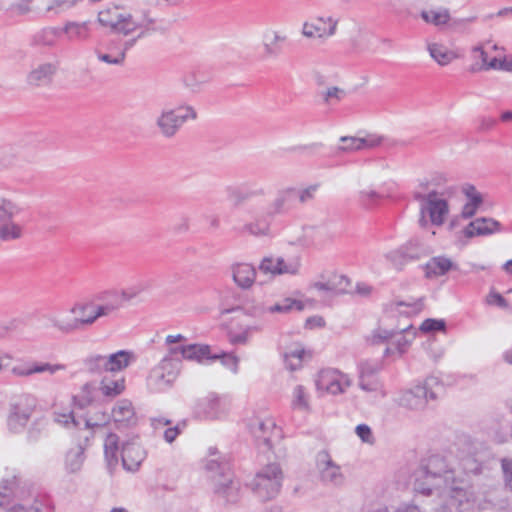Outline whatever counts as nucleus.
Here are the masks:
<instances>
[{"label": "nucleus", "instance_id": "f257e3e1", "mask_svg": "<svg viewBox=\"0 0 512 512\" xmlns=\"http://www.w3.org/2000/svg\"><path fill=\"white\" fill-rule=\"evenodd\" d=\"M456 476L455 471L447 464L446 459L439 455H431L421 461L420 466L412 474L413 488L425 496L433 491H440Z\"/></svg>", "mask_w": 512, "mask_h": 512}, {"label": "nucleus", "instance_id": "f03ea898", "mask_svg": "<svg viewBox=\"0 0 512 512\" xmlns=\"http://www.w3.org/2000/svg\"><path fill=\"white\" fill-rule=\"evenodd\" d=\"M455 186L442 191L431 190L428 193L415 191L413 198L419 203V224H445L449 220V198L455 194Z\"/></svg>", "mask_w": 512, "mask_h": 512}, {"label": "nucleus", "instance_id": "7ed1b4c3", "mask_svg": "<svg viewBox=\"0 0 512 512\" xmlns=\"http://www.w3.org/2000/svg\"><path fill=\"white\" fill-rule=\"evenodd\" d=\"M205 468L210 474L214 494L225 503H237L240 499V482L234 478L230 464L226 461L209 459Z\"/></svg>", "mask_w": 512, "mask_h": 512}, {"label": "nucleus", "instance_id": "20e7f679", "mask_svg": "<svg viewBox=\"0 0 512 512\" xmlns=\"http://www.w3.org/2000/svg\"><path fill=\"white\" fill-rule=\"evenodd\" d=\"M443 390L442 381L435 376H428L422 383L402 392L396 399L400 406L410 410H422L429 401H435Z\"/></svg>", "mask_w": 512, "mask_h": 512}, {"label": "nucleus", "instance_id": "39448f33", "mask_svg": "<svg viewBox=\"0 0 512 512\" xmlns=\"http://www.w3.org/2000/svg\"><path fill=\"white\" fill-rule=\"evenodd\" d=\"M282 480L283 474L279 464L271 463L256 473L250 486L259 500L268 501L279 494Z\"/></svg>", "mask_w": 512, "mask_h": 512}, {"label": "nucleus", "instance_id": "423d86ee", "mask_svg": "<svg viewBox=\"0 0 512 512\" xmlns=\"http://www.w3.org/2000/svg\"><path fill=\"white\" fill-rule=\"evenodd\" d=\"M122 306L117 293H113V299L102 305L94 306L88 317H75L70 321L53 320V326L63 333H71L92 325L98 318L108 316Z\"/></svg>", "mask_w": 512, "mask_h": 512}, {"label": "nucleus", "instance_id": "0eeeda50", "mask_svg": "<svg viewBox=\"0 0 512 512\" xmlns=\"http://www.w3.org/2000/svg\"><path fill=\"white\" fill-rule=\"evenodd\" d=\"M180 371V362L162 358L150 371L147 378V385L153 392H165L173 386Z\"/></svg>", "mask_w": 512, "mask_h": 512}, {"label": "nucleus", "instance_id": "6e6552de", "mask_svg": "<svg viewBox=\"0 0 512 512\" xmlns=\"http://www.w3.org/2000/svg\"><path fill=\"white\" fill-rule=\"evenodd\" d=\"M197 113L191 106L164 109L156 119V126L165 138H173L188 119H196Z\"/></svg>", "mask_w": 512, "mask_h": 512}, {"label": "nucleus", "instance_id": "1a4fd4ad", "mask_svg": "<svg viewBox=\"0 0 512 512\" xmlns=\"http://www.w3.org/2000/svg\"><path fill=\"white\" fill-rule=\"evenodd\" d=\"M450 497V502L455 505L459 512L471 509L476 502V493L469 480L456 475L451 482L444 485L442 489Z\"/></svg>", "mask_w": 512, "mask_h": 512}, {"label": "nucleus", "instance_id": "9d476101", "mask_svg": "<svg viewBox=\"0 0 512 512\" xmlns=\"http://www.w3.org/2000/svg\"><path fill=\"white\" fill-rule=\"evenodd\" d=\"M36 407V399L30 395L21 396L12 404L7 419V425L11 432H21L29 421Z\"/></svg>", "mask_w": 512, "mask_h": 512}, {"label": "nucleus", "instance_id": "9b49d317", "mask_svg": "<svg viewBox=\"0 0 512 512\" xmlns=\"http://www.w3.org/2000/svg\"><path fill=\"white\" fill-rule=\"evenodd\" d=\"M316 467L320 476V480L329 485H341L344 481V476L341 473V468L331 458L330 454L322 450L317 453Z\"/></svg>", "mask_w": 512, "mask_h": 512}, {"label": "nucleus", "instance_id": "f8f14e48", "mask_svg": "<svg viewBox=\"0 0 512 512\" xmlns=\"http://www.w3.org/2000/svg\"><path fill=\"white\" fill-rule=\"evenodd\" d=\"M427 254V249L422 243L418 240H411L396 251L391 252L389 259L397 270H401L406 263L419 260Z\"/></svg>", "mask_w": 512, "mask_h": 512}, {"label": "nucleus", "instance_id": "ddd939ff", "mask_svg": "<svg viewBox=\"0 0 512 512\" xmlns=\"http://www.w3.org/2000/svg\"><path fill=\"white\" fill-rule=\"evenodd\" d=\"M296 198L297 189L294 187L279 190L275 199L267 206L264 220H273L277 215L288 213Z\"/></svg>", "mask_w": 512, "mask_h": 512}, {"label": "nucleus", "instance_id": "4468645a", "mask_svg": "<svg viewBox=\"0 0 512 512\" xmlns=\"http://www.w3.org/2000/svg\"><path fill=\"white\" fill-rule=\"evenodd\" d=\"M57 71V63H39L36 66H34L27 74V84L35 88L47 87L52 84Z\"/></svg>", "mask_w": 512, "mask_h": 512}, {"label": "nucleus", "instance_id": "2eb2a0df", "mask_svg": "<svg viewBox=\"0 0 512 512\" xmlns=\"http://www.w3.org/2000/svg\"><path fill=\"white\" fill-rule=\"evenodd\" d=\"M300 263L297 260L286 262L282 257H265L259 265L260 271L265 274L282 275L290 274L295 275L298 273Z\"/></svg>", "mask_w": 512, "mask_h": 512}, {"label": "nucleus", "instance_id": "dca6fc26", "mask_svg": "<svg viewBox=\"0 0 512 512\" xmlns=\"http://www.w3.org/2000/svg\"><path fill=\"white\" fill-rule=\"evenodd\" d=\"M224 413L220 398L215 394L200 399L194 408V415L201 420H214Z\"/></svg>", "mask_w": 512, "mask_h": 512}, {"label": "nucleus", "instance_id": "f3484780", "mask_svg": "<svg viewBox=\"0 0 512 512\" xmlns=\"http://www.w3.org/2000/svg\"><path fill=\"white\" fill-rule=\"evenodd\" d=\"M145 457L146 452L138 442L128 441L123 443L121 459L125 470L131 472L138 470Z\"/></svg>", "mask_w": 512, "mask_h": 512}, {"label": "nucleus", "instance_id": "a211bd4d", "mask_svg": "<svg viewBox=\"0 0 512 512\" xmlns=\"http://www.w3.org/2000/svg\"><path fill=\"white\" fill-rule=\"evenodd\" d=\"M225 192L228 201H230L234 207H239L252 197L265 195L263 188L251 189L247 185H230L226 187Z\"/></svg>", "mask_w": 512, "mask_h": 512}, {"label": "nucleus", "instance_id": "6ab92c4d", "mask_svg": "<svg viewBox=\"0 0 512 512\" xmlns=\"http://www.w3.org/2000/svg\"><path fill=\"white\" fill-rule=\"evenodd\" d=\"M411 327L408 326L400 329L399 331H386V357L398 354L401 356L405 353L410 340L406 337L407 330Z\"/></svg>", "mask_w": 512, "mask_h": 512}, {"label": "nucleus", "instance_id": "aec40b11", "mask_svg": "<svg viewBox=\"0 0 512 512\" xmlns=\"http://www.w3.org/2000/svg\"><path fill=\"white\" fill-rule=\"evenodd\" d=\"M359 369V386L365 391H373L375 389V377L382 369L381 364L376 361L366 360L358 365Z\"/></svg>", "mask_w": 512, "mask_h": 512}, {"label": "nucleus", "instance_id": "412c9836", "mask_svg": "<svg viewBox=\"0 0 512 512\" xmlns=\"http://www.w3.org/2000/svg\"><path fill=\"white\" fill-rule=\"evenodd\" d=\"M112 416L118 428L134 426L137 423L132 403L127 399L119 400L116 403L112 410Z\"/></svg>", "mask_w": 512, "mask_h": 512}, {"label": "nucleus", "instance_id": "4be33fe9", "mask_svg": "<svg viewBox=\"0 0 512 512\" xmlns=\"http://www.w3.org/2000/svg\"><path fill=\"white\" fill-rule=\"evenodd\" d=\"M343 143L342 146L338 147L339 151L349 152L354 150H362L365 148H373L380 145L382 137L375 135H367L363 138L343 136L340 138Z\"/></svg>", "mask_w": 512, "mask_h": 512}, {"label": "nucleus", "instance_id": "5701e85b", "mask_svg": "<svg viewBox=\"0 0 512 512\" xmlns=\"http://www.w3.org/2000/svg\"><path fill=\"white\" fill-rule=\"evenodd\" d=\"M242 310L243 313L253 319L254 323H263V329L267 326L266 314H268V306L262 302H254L245 306H236L223 311L224 314Z\"/></svg>", "mask_w": 512, "mask_h": 512}, {"label": "nucleus", "instance_id": "b1692460", "mask_svg": "<svg viewBox=\"0 0 512 512\" xmlns=\"http://www.w3.org/2000/svg\"><path fill=\"white\" fill-rule=\"evenodd\" d=\"M220 356L213 354L211 348L206 344H189L184 350V359L204 363L205 361H215Z\"/></svg>", "mask_w": 512, "mask_h": 512}, {"label": "nucleus", "instance_id": "393cba45", "mask_svg": "<svg viewBox=\"0 0 512 512\" xmlns=\"http://www.w3.org/2000/svg\"><path fill=\"white\" fill-rule=\"evenodd\" d=\"M86 455L85 449L81 445H76L70 448L66 454L64 459V468L65 471L69 474H76L81 471L83 464L85 462Z\"/></svg>", "mask_w": 512, "mask_h": 512}, {"label": "nucleus", "instance_id": "a878e982", "mask_svg": "<svg viewBox=\"0 0 512 512\" xmlns=\"http://www.w3.org/2000/svg\"><path fill=\"white\" fill-rule=\"evenodd\" d=\"M232 276L235 283L242 289L250 288L256 277L255 268L247 263H241L233 266Z\"/></svg>", "mask_w": 512, "mask_h": 512}, {"label": "nucleus", "instance_id": "bb28decb", "mask_svg": "<svg viewBox=\"0 0 512 512\" xmlns=\"http://www.w3.org/2000/svg\"><path fill=\"white\" fill-rule=\"evenodd\" d=\"M118 441L119 437L114 433H110L104 443V457L110 474L113 473L118 465Z\"/></svg>", "mask_w": 512, "mask_h": 512}, {"label": "nucleus", "instance_id": "cd10ccee", "mask_svg": "<svg viewBox=\"0 0 512 512\" xmlns=\"http://www.w3.org/2000/svg\"><path fill=\"white\" fill-rule=\"evenodd\" d=\"M277 429L275 422L272 419L257 421L256 425L252 428V432L258 442H262L268 449L272 447L271 435Z\"/></svg>", "mask_w": 512, "mask_h": 512}, {"label": "nucleus", "instance_id": "c85d7f7f", "mask_svg": "<svg viewBox=\"0 0 512 512\" xmlns=\"http://www.w3.org/2000/svg\"><path fill=\"white\" fill-rule=\"evenodd\" d=\"M62 30L56 27H46L36 32L31 38V46H54Z\"/></svg>", "mask_w": 512, "mask_h": 512}, {"label": "nucleus", "instance_id": "c756f323", "mask_svg": "<svg viewBox=\"0 0 512 512\" xmlns=\"http://www.w3.org/2000/svg\"><path fill=\"white\" fill-rule=\"evenodd\" d=\"M134 355L132 352L120 350L116 353L106 355V364L108 372L121 371L128 367Z\"/></svg>", "mask_w": 512, "mask_h": 512}, {"label": "nucleus", "instance_id": "7c9ffc66", "mask_svg": "<svg viewBox=\"0 0 512 512\" xmlns=\"http://www.w3.org/2000/svg\"><path fill=\"white\" fill-rule=\"evenodd\" d=\"M5 512H52V507L46 498L36 497L31 504H15L6 508Z\"/></svg>", "mask_w": 512, "mask_h": 512}, {"label": "nucleus", "instance_id": "2f4dec72", "mask_svg": "<svg viewBox=\"0 0 512 512\" xmlns=\"http://www.w3.org/2000/svg\"><path fill=\"white\" fill-rule=\"evenodd\" d=\"M304 308L305 304L303 301L287 297L276 302L274 305L268 306V313L289 314L292 311H303Z\"/></svg>", "mask_w": 512, "mask_h": 512}, {"label": "nucleus", "instance_id": "473e14b6", "mask_svg": "<svg viewBox=\"0 0 512 512\" xmlns=\"http://www.w3.org/2000/svg\"><path fill=\"white\" fill-rule=\"evenodd\" d=\"M83 370L91 375L108 372L106 355L91 354L83 359Z\"/></svg>", "mask_w": 512, "mask_h": 512}, {"label": "nucleus", "instance_id": "72a5a7b5", "mask_svg": "<svg viewBox=\"0 0 512 512\" xmlns=\"http://www.w3.org/2000/svg\"><path fill=\"white\" fill-rule=\"evenodd\" d=\"M21 209L10 199H0V224H14Z\"/></svg>", "mask_w": 512, "mask_h": 512}, {"label": "nucleus", "instance_id": "f704fd0d", "mask_svg": "<svg viewBox=\"0 0 512 512\" xmlns=\"http://www.w3.org/2000/svg\"><path fill=\"white\" fill-rule=\"evenodd\" d=\"M483 196H474L463 205L459 215L455 216L449 224H457L461 220H468L475 216L483 205Z\"/></svg>", "mask_w": 512, "mask_h": 512}, {"label": "nucleus", "instance_id": "c9c22d12", "mask_svg": "<svg viewBox=\"0 0 512 512\" xmlns=\"http://www.w3.org/2000/svg\"><path fill=\"white\" fill-rule=\"evenodd\" d=\"M452 261L445 257H434L426 264V276H439L446 274L452 268Z\"/></svg>", "mask_w": 512, "mask_h": 512}, {"label": "nucleus", "instance_id": "e433bc0d", "mask_svg": "<svg viewBox=\"0 0 512 512\" xmlns=\"http://www.w3.org/2000/svg\"><path fill=\"white\" fill-rule=\"evenodd\" d=\"M261 331H263L262 322L249 324L241 332L230 331L229 340L232 344H246L253 333Z\"/></svg>", "mask_w": 512, "mask_h": 512}, {"label": "nucleus", "instance_id": "4c0bfd02", "mask_svg": "<svg viewBox=\"0 0 512 512\" xmlns=\"http://www.w3.org/2000/svg\"><path fill=\"white\" fill-rule=\"evenodd\" d=\"M421 18L428 24L434 26H442L447 24L451 17L450 12L447 8H441L439 11L435 10H423L420 14Z\"/></svg>", "mask_w": 512, "mask_h": 512}, {"label": "nucleus", "instance_id": "58836bf2", "mask_svg": "<svg viewBox=\"0 0 512 512\" xmlns=\"http://www.w3.org/2000/svg\"><path fill=\"white\" fill-rule=\"evenodd\" d=\"M61 30L68 35L70 40H86L89 37L87 22H68Z\"/></svg>", "mask_w": 512, "mask_h": 512}, {"label": "nucleus", "instance_id": "ea45409f", "mask_svg": "<svg viewBox=\"0 0 512 512\" xmlns=\"http://www.w3.org/2000/svg\"><path fill=\"white\" fill-rule=\"evenodd\" d=\"M124 13L119 12L118 7L107 8L98 14V22L104 26L109 27L111 30L122 21L121 18Z\"/></svg>", "mask_w": 512, "mask_h": 512}, {"label": "nucleus", "instance_id": "a19ab883", "mask_svg": "<svg viewBox=\"0 0 512 512\" xmlns=\"http://www.w3.org/2000/svg\"><path fill=\"white\" fill-rule=\"evenodd\" d=\"M428 50L430 56L442 66L449 64L455 58V54L453 52L440 44H431L429 45Z\"/></svg>", "mask_w": 512, "mask_h": 512}, {"label": "nucleus", "instance_id": "79ce46f5", "mask_svg": "<svg viewBox=\"0 0 512 512\" xmlns=\"http://www.w3.org/2000/svg\"><path fill=\"white\" fill-rule=\"evenodd\" d=\"M305 350L300 346L290 349L283 354L284 363L290 371H296L302 366Z\"/></svg>", "mask_w": 512, "mask_h": 512}, {"label": "nucleus", "instance_id": "37998d69", "mask_svg": "<svg viewBox=\"0 0 512 512\" xmlns=\"http://www.w3.org/2000/svg\"><path fill=\"white\" fill-rule=\"evenodd\" d=\"M121 20L123 21H119V24H116L112 31L124 36L130 35L132 32L143 26L142 23L135 22L132 15L129 13H124Z\"/></svg>", "mask_w": 512, "mask_h": 512}, {"label": "nucleus", "instance_id": "c03bdc74", "mask_svg": "<svg viewBox=\"0 0 512 512\" xmlns=\"http://www.w3.org/2000/svg\"><path fill=\"white\" fill-rule=\"evenodd\" d=\"M312 27L317 33V36L320 38L325 36H332L336 31L337 21L330 17L327 18V20L324 18H318L314 23H312Z\"/></svg>", "mask_w": 512, "mask_h": 512}, {"label": "nucleus", "instance_id": "a18cd8bd", "mask_svg": "<svg viewBox=\"0 0 512 512\" xmlns=\"http://www.w3.org/2000/svg\"><path fill=\"white\" fill-rule=\"evenodd\" d=\"M16 476L3 479L0 484V508H6L11 502V495L14 493Z\"/></svg>", "mask_w": 512, "mask_h": 512}, {"label": "nucleus", "instance_id": "49530a36", "mask_svg": "<svg viewBox=\"0 0 512 512\" xmlns=\"http://www.w3.org/2000/svg\"><path fill=\"white\" fill-rule=\"evenodd\" d=\"M46 421L44 419L35 420L27 431L26 439L29 443L35 444L45 435Z\"/></svg>", "mask_w": 512, "mask_h": 512}, {"label": "nucleus", "instance_id": "de8ad7c7", "mask_svg": "<svg viewBox=\"0 0 512 512\" xmlns=\"http://www.w3.org/2000/svg\"><path fill=\"white\" fill-rule=\"evenodd\" d=\"M125 388L124 379L107 381L103 379L101 381V391L103 395L107 397H116L120 395Z\"/></svg>", "mask_w": 512, "mask_h": 512}, {"label": "nucleus", "instance_id": "09e8293b", "mask_svg": "<svg viewBox=\"0 0 512 512\" xmlns=\"http://www.w3.org/2000/svg\"><path fill=\"white\" fill-rule=\"evenodd\" d=\"M54 420L55 422L65 427L73 426L75 428L81 429L82 426V418H76L73 411L71 410H68L66 412L55 411Z\"/></svg>", "mask_w": 512, "mask_h": 512}, {"label": "nucleus", "instance_id": "8fccbe9b", "mask_svg": "<svg viewBox=\"0 0 512 512\" xmlns=\"http://www.w3.org/2000/svg\"><path fill=\"white\" fill-rule=\"evenodd\" d=\"M95 390V386L92 383H86L82 387L81 394L74 396V403L81 409L87 407L93 401V391Z\"/></svg>", "mask_w": 512, "mask_h": 512}, {"label": "nucleus", "instance_id": "3c124183", "mask_svg": "<svg viewBox=\"0 0 512 512\" xmlns=\"http://www.w3.org/2000/svg\"><path fill=\"white\" fill-rule=\"evenodd\" d=\"M292 408L296 410H307L309 408L307 394L302 385H297L294 388Z\"/></svg>", "mask_w": 512, "mask_h": 512}, {"label": "nucleus", "instance_id": "603ef678", "mask_svg": "<svg viewBox=\"0 0 512 512\" xmlns=\"http://www.w3.org/2000/svg\"><path fill=\"white\" fill-rule=\"evenodd\" d=\"M500 226H466L463 230V234L466 238H472L474 236H485L491 235L495 232L500 231Z\"/></svg>", "mask_w": 512, "mask_h": 512}, {"label": "nucleus", "instance_id": "864d4df0", "mask_svg": "<svg viewBox=\"0 0 512 512\" xmlns=\"http://www.w3.org/2000/svg\"><path fill=\"white\" fill-rule=\"evenodd\" d=\"M329 282L333 283L335 289L331 290L333 294H345L349 293L348 287L351 285L350 279L345 275H333L329 278Z\"/></svg>", "mask_w": 512, "mask_h": 512}, {"label": "nucleus", "instance_id": "5fc2aeb1", "mask_svg": "<svg viewBox=\"0 0 512 512\" xmlns=\"http://www.w3.org/2000/svg\"><path fill=\"white\" fill-rule=\"evenodd\" d=\"M420 330L425 333L446 332V321L444 319L428 318L422 322Z\"/></svg>", "mask_w": 512, "mask_h": 512}, {"label": "nucleus", "instance_id": "6e6d98bb", "mask_svg": "<svg viewBox=\"0 0 512 512\" xmlns=\"http://www.w3.org/2000/svg\"><path fill=\"white\" fill-rule=\"evenodd\" d=\"M321 384L325 385L327 392L333 395H337L343 393L345 391V388L350 386V381L346 380L343 383L340 379L337 378H332L331 380L327 381L325 380V378H323L321 380Z\"/></svg>", "mask_w": 512, "mask_h": 512}, {"label": "nucleus", "instance_id": "4d7b16f0", "mask_svg": "<svg viewBox=\"0 0 512 512\" xmlns=\"http://www.w3.org/2000/svg\"><path fill=\"white\" fill-rule=\"evenodd\" d=\"M22 236L21 226H0V244Z\"/></svg>", "mask_w": 512, "mask_h": 512}, {"label": "nucleus", "instance_id": "13d9d810", "mask_svg": "<svg viewBox=\"0 0 512 512\" xmlns=\"http://www.w3.org/2000/svg\"><path fill=\"white\" fill-rule=\"evenodd\" d=\"M33 0H19L17 2L12 3L8 11L11 12L15 16H24L32 11Z\"/></svg>", "mask_w": 512, "mask_h": 512}, {"label": "nucleus", "instance_id": "bf43d9fd", "mask_svg": "<svg viewBox=\"0 0 512 512\" xmlns=\"http://www.w3.org/2000/svg\"><path fill=\"white\" fill-rule=\"evenodd\" d=\"M95 53L100 61H103L107 64L122 65L125 61L123 52H117L116 54H112L102 53L99 50H95Z\"/></svg>", "mask_w": 512, "mask_h": 512}, {"label": "nucleus", "instance_id": "052dcab7", "mask_svg": "<svg viewBox=\"0 0 512 512\" xmlns=\"http://www.w3.org/2000/svg\"><path fill=\"white\" fill-rule=\"evenodd\" d=\"M346 95L345 90L339 87H330L325 93H323V100L326 104H332L334 102L341 101Z\"/></svg>", "mask_w": 512, "mask_h": 512}, {"label": "nucleus", "instance_id": "680f3d73", "mask_svg": "<svg viewBox=\"0 0 512 512\" xmlns=\"http://www.w3.org/2000/svg\"><path fill=\"white\" fill-rule=\"evenodd\" d=\"M31 374L34 373H43V372H49L51 374H54L55 372L59 370H64L65 365L63 364H55L51 365L49 363H35L30 366Z\"/></svg>", "mask_w": 512, "mask_h": 512}, {"label": "nucleus", "instance_id": "e2e57ef3", "mask_svg": "<svg viewBox=\"0 0 512 512\" xmlns=\"http://www.w3.org/2000/svg\"><path fill=\"white\" fill-rule=\"evenodd\" d=\"M320 184H312L305 189L297 190V197L301 204L307 203L314 199Z\"/></svg>", "mask_w": 512, "mask_h": 512}, {"label": "nucleus", "instance_id": "0e129e2a", "mask_svg": "<svg viewBox=\"0 0 512 512\" xmlns=\"http://www.w3.org/2000/svg\"><path fill=\"white\" fill-rule=\"evenodd\" d=\"M109 415L102 412L100 413L99 415L97 414L96 415V419L95 421H93L92 418H82V425L84 426L85 429L87 428H93V427H100V426H104L105 424H107L109 422Z\"/></svg>", "mask_w": 512, "mask_h": 512}, {"label": "nucleus", "instance_id": "69168bd1", "mask_svg": "<svg viewBox=\"0 0 512 512\" xmlns=\"http://www.w3.org/2000/svg\"><path fill=\"white\" fill-rule=\"evenodd\" d=\"M168 346L167 354L163 358H168L171 361H178L180 362V367H182V359H184V350H186V345Z\"/></svg>", "mask_w": 512, "mask_h": 512}, {"label": "nucleus", "instance_id": "338daca9", "mask_svg": "<svg viewBox=\"0 0 512 512\" xmlns=\"http://www.w3.org/2000/svg\"><path fill=\"white\" fill-rule=\"evenodd\" d=\"M501 468L503 472L504 483L512 490V459H501Z\"/></svg>", "mask_w": 512, "mask_h": 512}, {"label": "nucleus", "instance_id": "774afa93", "mask_svg": "<svg viewBox=\"0 0 512 512\" xmlns=\"http://www.w3.org/2000/svg\"><path fill=\"white\" fill-rule=\"evenodd\" d=\"M355 433L357 436L365 443L373 444L374 437L372 435L371 428L366 424H359L355 428Z\"/></svg>", "mask_w": 512, "mask_h": 512}]
</instances>
